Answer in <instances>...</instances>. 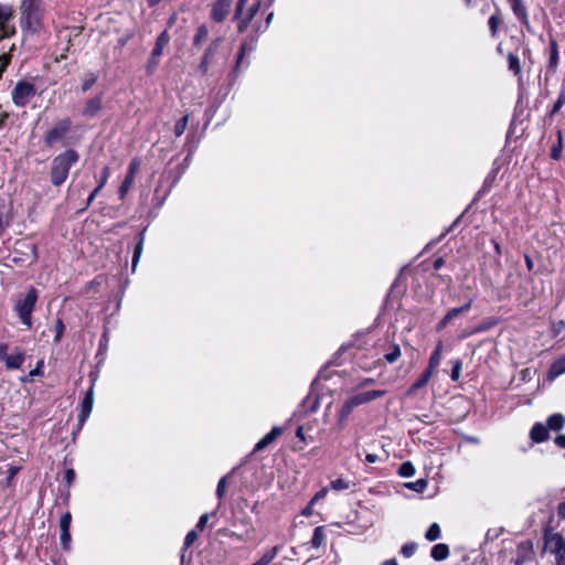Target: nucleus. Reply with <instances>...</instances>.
<instances>
[{"label":"nucleus","mask_w":565,"mask_h":565,"mask_svg":"<svg viewBox=\"0 0 565 565\" xmlns=\"http://www.w3.org/2000/svg\"><path fill=\"white\" fill-rule=\"evenodd\" d=\"M19 10L20 28L24 34L45 31L43 0H21Z\"/></svg>","instance_id":"1"},{"label":"nucleus","mask_w":565,"mask_h":565,"mask_svg":"<svg viewBox=\"0 0 565 565\" xmlns=\"http://www.w3.org/2000/svg\"><path fill=\"white\" fill-rule=\"evenodd\" d=\"M78 160V154L75 150L68 149L52 160L51 164V182L55 186H60L67 179L70 169Z\"/></svg>","instance_id":"2"},{"label":"nucleus","mask_w":565,"mask_h":565,"mask_svg":"<svg viewBox=\"0 0 565 565\" xmlns=\"http://www.w3.org/2000/svg\"><path fill=\"white\" fill-rule=\"evenodd\" d=\"M38 299V292L34 288L29 289L22 300L17 301L14 309L21 322L30 329L32 327L31 315Z\"/></svg>","instance_id":"3"},{"label":"nucleus","mask_w":565,"mask_h":565,"mask_svg":"<svg viewBox=\"0 0 565 565\" xmlns=\"http://www.w3.org/2000/svg\"><path fill=\"white\" fill-rule=\"evenodd\" d=\"M14 10L10 4L0 2V41L15 34Z\"/></svg>","instance_id":"4"},{"label":"nucleus","mask_w":565,"mask_h":565,"mask_svg":"<svg viewBox=\"0 0 565 565\" xmlns=\"http://www.w3.org/2000/svg\"><path fill=\"white\" fill-rule=\"evenodd\" d=\"M35 95V87L26 81H19L11 92V98L15 106L23 107Z\"/></svg>","instance_id":"5"},{"label":"nucleus","mask_w":565,"mask_h":565,"mask_svg":"<svg viewBox=\"0 0 565 565\" xmlns=\"http://www.w3.org/2000/svg\"><path fill=\"white\" fill-rule=\"evenodd\" d=\"M71 127L70 119H63L56 122L44 136L45 145L52 147L58 141H61L66 134L68 132Z\"/></svg>","instance_id":"6"},{"label":"nucleus","mask_w":565,"mask_h":565,"mask_svg":"<svg viewBox=\"0 0 565 565\" xmlns=\"http://www.w3.org/2000/svg\"><path fill=\"white\" fill-rule=\"evenodd\" d=\"M94 405V388L93 386L87 391L85 397L81 403V414L78 417L79 423H84L92 413Z\"/></svg>","instance_id":"7"},{"label":"nucleus","mask_w":565,"mask_h":565,"mask_svg":"<svg viewBox=\"0 0 565 565\" xmlns=\"http://www.w3.org/2000/svg\"><path fill=\"white\" fill-rule=\"evenodd\" d=\"M138 168H139V163L136 159H134L130 162L127 175H126L121 186L119 188V194L121 198H124L126 195V193L129 191V189L134 182V179H135Z\"/></svg>","instance_id":"8"},{"label":"nucleus","mask_w":565,"mask_h":565,"mask_svg":"<svg viewBox=\"0 0 565 565\" xmlns=\"http://www.w3.org/2000/svg\"><path fill=\"white\" fill-rule=\"evenodd\" d=\"M231 0H217L212 9V18L216 22L223 21L228 14Z\"/></svg>","instance_id":"9"},{"label":"nucleus","mask_w":565,"mask_h":565,"mask_svg":"<svg viewBox=\"0 0 565 565\" xmlns=\"http://www.w3.org/2000/svg\"><path fill=\"white\" fill-rule=\"evenodd\" d=\"M282 430L280 427H273L271 430L266 434L256 445L254 448V451H262L265 449L268 445H270L274 440H276L280 435Z\"/></svg>","instance_id":"10"},{"label":"nucleus","mask_w":565,"mask_h":565,"mask_svg":"<svg viewBox=\"0 0 565 565\" xmlns=\"http://www.w3.org/2000/svg\"><path fill=\"white\" fill-rule=\"evenodd\" d=\"M246 1L247 0H239L237 3V8H236V15L239 19V22H238V31L239 32H243L247 28L249 21L253 19V17L256 12V8H252L250 12L247 13V15L245 18L243 17L242 10H243V7L245 6Z\"/></svg>","instance_id":"11"},{"label":"nucleus","mask_w":565,"mask_h":565,"mask_svg":"<svg viewBox=\"0 0 565 565\" xmlns=\"http://www.w3.org/2000/svg\"><path fill=\"white\" fill-rule=\"evenodd\" d=\"M102 95L90 98L83 108V115L86 117H94L102 109Z\"/></svg>","instance_id":"12"},{"label":"nucleus","mask_w":565,"mask_h":565,"mask_svg":"<svg viewBox=\"0 0 565 565\" xmlns=\"http://www.w3.org/2000/svg\"><path fill=\"white\" fill-rule=\"evenodd\" d=\"M530 437L534 443H542L548 439V429L541 423H536L531 431Z\"/></svg>","instance_id":"13"},{"label":"nucleus","mask_w":565,"mask_h":565,"mask_svg":"<svg viewBox=\"0 0 565 565\" xmlns=\"http://www.w3.org/2000/svg\"><path fill=\"white\" fill-rule=\"evenodd\" d=\"M441 354H443V343L439 342L433 352V354L429 358L428 367L426 371L430 372L431 374L438 367L441 361Z\"/></svg>","instance_id":"14"},{"label":"nucleus","mask_w":565,"mask_h":565,"mask_svg":"<svg viewBox=\"0 0 565 565\" xmlns=\"http://www.w3.org/2000/svg\"><path fill=\"white\" fill-rule=\"evenodd\" d=\"M513 13L524 23H527V13L522 0H508Z\"/></svg>","instance_id":"15"},{"label":"nucleus","mask_w":565,"mask_h":565,"mask_svg":"<svg viewBox=\"0 0 565 565\" xmlns=\"http://www.w3.org/2000/svg\"><path fill=\"white\" fill-rule=\"evenodd\" d=\"M170 41V36L167 31H163L156 41V46L153 49V57H160L163 49L168 45Z\"/></svg>","instance_id":"16"},{"label":"nucleus","mask_w":565,"mask_h":565,"mask_svg":"<svg viewBox=\"0 0 565 565\" xmlns=\"http://www.w3.org/2000/svg\"><path fill=\"white\" fill-rule=\"evenodd\" d=\"M431 557L435 561H444L449 556V548L446 544L439 543L436 544L430 552Z\"/></svg>","instance_id":"17"},{"label":"nucleus","mask_w":565,"mask_h":565,"mask_svg":"<svg viewBox=\"0 0 565 565\" xmlns=\"http://www.w3.org/2000/svg\"><path fill=\"white\" fill-rule=\"evenodd\" d=\"M563 373H565V355L552 364L548 371V379L554 380Z\"/></svg>","instance_id":"18"},{"label":"nucleus","mask_w":565,"mask_h":565,"mask_svg":"<svg viewBox=\"0 0 565 565\" xmlns=\"http://www.w3.org/2000/svg\"><path fill=\"white\" fill-rule=\"evenodd\" d=\"M431 373L428 372V371H425L420 377L409 387V390L407 391V395H413L417 390L424 387L429 379L431 377Z\"/></svg>","instance_id":"19"},{"label":"nucleus","mask_w":565,"mask_h":565,"mask_svg":"<svg viewBox=\"0 0 565 565\" xmlns=\"http://www.w3.org/2000/svg\"><path fill=\"white\" fill-rule=\"evenodd\" d=\"M23 361L24 355L21 352H17L6 358V365L8 369H19Z\"/></svg>","instance_id":"20"},{"label":"nucleus","mask_w":565,"mask_h":565,"mask_svg":"<svg viewBox=\"0 0 565 565\" xmlns=\"http://www.w3.org/2000/svg\"><path fill=\"white\" fill-rule=\"evenodd\" d=\"M382 395H383L382 391H371V392H366V393H359V394H355V404L366 403V402L372 401Z\"/></svg>","instance_id":"21"},{"label":"nucleus","mask_w":565,"mask_h":565,"mask_svg":"<svg viewBox=\"0 0 565 565\" xmlns=\"http://www.w3.org/2000/svg\"><path fill=\"white\" fill-rule=\"evenodd\" d=\"M564 416L562 414H553L547 419V429L559 430L564 425Z\"/></svg>","instance_id":"22"},{"label":"nucleus","mask_w":565,"mask_h":565,"mask_svg":"<svg viewBox=\"0 0 565 565\" xmlns=\"http://www.w3.org/2000/svg\"><path fill=\"white\" fill-rule=\"evenodd\" d=\"M324 540H326L324 527L323 526L316 527L313 531L312 539H311L312 546L316 548L320 547L324 543Z\"/></svg>","instance_id":"23"},{"label":"nucleus","mask_w":565,"mask_h":565,"mask_svg":"<svg viewBox=\"0 0 565 565\" xmlns=\"http://www.w3.org/2000/svg\"><path fill=\"white\" fill-rule=\"evenodd\" d=\"M472 299L468 300L463 306L458 308H452L447 311L446 320H452L458 317L460 313L468 311L471 308Z\"/></svg>","instance_id":"24"},{"label":"nucleus","mask_w":565,"mask_h":565,"mask_svg":"<svg viewBox=\"0 0 565 565\" xmlns=\"http://www.w3.org/2000/svg\"><path fill=\"white\" fill-rule=\"evenodd\" d=\"M143 241H145V237L141 234L140 238H139V241H138V243H137V245L135 247V252H134L132 264H131L132 271L136 270L138 262H139V259L141 257L142 249H143Z\"/></svg>","instance_id":"25"},{"label":"nucleus","mask_w":565,"mask_h":565,"mask_svg":"<svg viewBox=\"0 0 565 565\" xmlns=\"http://www.w3.org/2000/svg\"><path fill=\"white\" fill-rule=\"evenodd\" d=\"M277 547H273L270 551L266 552L257 562H255L253 565H269V563L276 557L277 555Z\"/></svg>","instance_id":"26"},{"label":"nucleus","mask_w":565,"mask_h":565,"mask_svg":"<svg viewBox=\"0 0 565 565\" xmlns=\"http://www.w3.org/2000/svg\"><path fill=\"white\" fill-rule=\"evenodd\" d=\"M425 537L429 542H434L440 537V527L437 523H433L426 531Z\"/></svg>","instance_id":"27"},{"label":"nucleus","mask_w":565,"mask_h":565,"mask_svg":"<svg viewBox=\"0 0 565 565\" xmlns=\"http://www.w3.org/2000/svg\"><path fill=\"white\" fill-rule=\"evenodd\" d=\"M209 31L205 25H201L198 28L196 33L194 35L193 42L195 45H201L207 38Z\"/></svg>","instance_id":"28"},{"label":"nucleus","mask_w":565,"mask_h":565,"mask_svg":"<svg viewBox=\"0 0 565 565\" xmlns=\"http://www.w3.org/2000/svg\"><path fill=\"white\" fill-rule=\"evenodd\" d=\"M97 81V75L94 73L85 74L82 81V90L87 92Z\"/></svg>","instance_id":"29"},{"label":"nucleus","mask_w":565,"mask_h":565,"mask_svg":"<svg viewBox=\"0 0 565 565\" xmlns=\"http://www.w3.org/2000/svg\"><path fill=\"white\" fill-rule=\"evenodd\" d=\"M508 62H509V68L515 74H520L521 73V66H520V61H519V57L513 54V53H510L508 55Z\"/></svg>","instance_id":"30"},{"label":"nucleus","mask_w":565,"mask_h":565,"mask_svg":"<svg viewBox=\"0 0 565 565\" xmlns=\"http://www.w3.org/2000/svg\"><path fill=\"white\" fill-rule=\"evenodd\" d=\"M189 116H183L174 125V134L180 137L186 129Z\"/></svg>","instance_id":"31"},{"label":"nucleus","mask_w":565,"mask_h":565,"mask_svg":"<svg viewBox=\"0 0 565 565\" xmlns=\"http://www.w3.org/2000/svg\"><path fill=\"white\" fill-rule=\"evenodd\" d=\"M401 356V349L398 345H393L390 350V352H387L384 358L385 360L388 362V363H393L395 362L398 358Z\"/></svg>","instance_id":"32"},{"label":"nucleus","mask_w":565,"mask_h":565,"mask_svg":"<svg viewBox=\"0 0 565 565\" xmlns=\"http://www.w3.org/2000/svg\"><path fill=\"white\" fill-rule=\"evenodd\" d=\"M415 473V468L411 462H404L399 467V475L405 478L413 477Z\"/></svg>","instance_id":"33"},{"label":"nucleus","mask_w":565,"mask_h":565,"mask_svg":"<svg viewBox=\"0 0 565 565\" xmlns=\"http://www.w3.org/2000/svg\"><path fill=\"white\" fill-rule=\"evenodd\" d=\"M352 403H353L352 399H348L347 403L344 404L343 408L340 412V416H339L340 423L348 420V418L351 414V411H352Z\"/></svg>","instance_id":"34"},{"label":"nucleus","mask_w":565,"mask_h":565,"mask_svg":"<svg viewBox=\"0 0 565 565\" xmlns=\"http://www.w3.org/2000/svg\"><path fill=\"white\" fill-rule=\"evenodd\" d=\"M72 515L70 512L64 513L60 520V529L62 531H70Z\"/></svg>","instance_id":"35"},{"label":"nucleus","mask_w":565,"mask_h":565,"mask_svg":"<svg viewBox=\"0 0 565 565\" xmlns=\"http://www.w3.org/2000/svg\"><path fill=\"white\" fill-rule=\"evenodd\" d=\"M349 487H350V482L342 478H339L331 482V488L335 491L345 490Z\"/></svg>","instance_id":"36"},{"label":"nucleus","mask_w":565,"mask_h":565,"mask_svg":"<svg viewBox=\"0 0 565 565\" xmlns=\"http://www.w3.org/2000/svg\"><path fill=\"white\" fill-rule=\"evenodd\" d=\"M416 548H417V544L415 543H408V544H405L402 546L401 548V553L405 556V557H411L414 555V553L416 552Z\"/></svg>","instance_id":"37"},{"label":"nucleus","mask_w":565,"mask_h":565,"mask_svg":"<svg viewBox=\"0 0 565 565\" xmlns=\"http://www.w3.org/2000/svg\"><path fill=\"white\" fill-rule=\"evenodd\" d=\"M461 367H462L461 361L457 360V361L454 362V366H452V370H451V379H452V381H458L459 380L460 374H461Z\"/></svg>","instance_id":"38"},{"label":"nucleus","mask_w":565,"mask_h":565,"mask_svg":"<svg viewBox=\"0 0 565 565\" xmlns=\"http://www.w3.org/2000/svg\"><path fill=\"white\" fill-rule=\"evenodd\" d=\"M226 484H227L226 477L221 478V480L217 483V488H216V494H217L218 499H222L223 495L225 494Z\"/></svg>","instance_id":"39"},{"label":"nucleus","mask_w":565,"mask_h":565,"mask_svg":"<svg viewBox=\"0 0 565 565\" xmlns=\"http://www.w3.org/2000/svg\"><path fill=\"white\" fill-rule=\"evenodd\" d=\"M65 330L64 323L61 319H57L55 322V342H58L63 335Z\"/></svg>","instance_id":"40"},{"label":"nucleus","mask_w":565,"mask_h":565,"mask_svg":"<svg viewBox=\"0 0 565 565\" xmlns=\"http://www.w3.org/2000/svg\"><path fill=\"white\" fill-rule=\"evenodd\" d=\"M500 24V18L495 14L491 15L489 19V26L492 35L497 33L498 26Z\"/></svg>","instance_id":"41"},{"label":"nucleus","mask_w":565,"mask_h":565,"mask_svg":"<svg viewBox=\"0 0 565 565\" xmlns=\"http://www.w3.org/2000/svg\"><path fill=\"white\" fill-rule=\"evenodd\" d=\"M565 104V93L564 92H561L559 95H558V98L556 100V103L554 104L553 106V109H552V115H554L555 113H557L562 107L563 105Z\"/></svg>","instance_id":"42"},{"label":"nucleus","mask_w":565,"mask_h":565,"mask_svg":"<svg viewBox=\"0 0 565 565\" xmlns=\"http://www.w3.org/2000/svg\"><path fill=\"white\" fill-rule=\"evenodd\" d=\"M60 540H61V544L62 546L67 550L70 547V543H71V534H70V531H62L61 532V536H60Z\"/></svg>","instance_id":"43"},{"label":"nucleus","mask_w":565,"mask_h":565,"mask_svg":"<svg viewBox=\"0 0 565 565\" xmlns=\"http://www.w3.org/2000/svg\"><path fill=\"white\" fill-rule=\"evenodd\" d=\"M329 492V488H322L320 491H318L315 497L311 499V504H316L320 500L324 499L327 493Z\"/></svg>","instance_id":"44"},{"label":"nucleus","mask_w":565,"mask_h":565,"mask_svg":"<svg viewBox=\"0 0 565 565\" xmlns=\"http://www.w3.org/2000/svg\"><path fill=\"white\" fill-rule=\"evenodd\" d=\"M561 151H562V136H561V132H558V143H557V146L553 147V149H552V158L558 159L561 156Z\"/></svg>","instance_id":"45"},{"label":"nucleus","mask_w":565,"mask_h":565,"mask_svg":"<svg viewBox=\"0 0 565 565\" xmlns=\"http://www.w3.org/2000/svg\"><path fill=\"white\" fill-rule=\"evenodd\" d=\"M9 62H10V56L8 54L3 53L0 55V77L2 76V73L4 72Z\"/></svg>","instance_id":"46"},{"label":"nucleus","mask_w":565,"mask_h":565,"mask_svg":"<svg viewBox=\"0 0 565 565\" xmlns=\"http://www.w3.org/2000/svg\"><path fill=\"white\" fill-rule=\"evenodd\" d=\"M196 537H198L196 532H195L194 530L190 531V532L186 534V536H185L184 545H185L186 547L191 546V545L195 542Z\"/></svg>","instance_id":"47"},{"label":"nucleus","mask_w":565,"mask_h":565,"mask_svg":"<svg viewBox=\"0 0 565 565\" xmlns=\"http://www.w3.org/2000/svg\"><path fill=\"white\" fill-rule=\"evenodd\" d=\"M108 177H109V168L108 167H105L103 169V172H102V179H100V182L99 184L97 185V188H99L100 190L104 188V185L106 184L107 180H108Z\"/></svg>","instance_id":"48"},{"label":"nucleus","mask_w":565,"mask_h":565,"mask_svg":"<svg viewBox=\"0 0 565 565\" xmlns=\"http://www.w3.org/2000/svg\"><path fill=\"white\" fill-rule=\"evenodd\" d=\"M408 487L414 489V490H416V491H423L424 488L426 487V481L425 480H417L416 482L409 483Z\"/></svg>","instance_id":"49"},{"label":"nucleus","mask_w":565,"mask_h":565,"mask_svg":"<svg viewBox=\"0 0 565 565\" xmlns=\"http://www.w3.org/2000/svg\"><path fill=\"white\" fill-rule=\"evenodd\" d=\"M207 520H209V514H206V513L202 514L196 524V529L202 531L205 527Z\"/></svg>","instance_id":"50"},{"label":"nucleus","mask_w":565,"mask_h":565,"mask_svg":"<svg viewBox=\"0 0 565 565\" xmlns=\"http://www.w3.org/2000/svg\"><path fill=\"white\" fill-rule=\"evenodd\" d=\"M556 565H565V548H562L556 554Z\"/></svg>","instance_id":"51"},{"label":"nucleus","mask_w":565,"mask_h":565,"mask_svg":"<svg viewBox=\"0 0 565 565\" xmlns=\"http://www.w3.org/2000/svg\"><path fill=\"white\" fill-rule=\"evenodd\" d=\"M8 117H9L8 111L0 104V128L4 125V122L8 119Z\"/></svg>","instance_id":"52"},{"label":"nucleus","mask_w":565,"mask_h":565,"mask_svg":"<svg viewBox=\"0 0 565 565\" xmlns=\"http://www.w3.org/2000/svg\"><path fill=\"white\" fill-rule=\"evenodd\" d=\"M42 367H43V361H39L36 364V367L34 370H32L29 373V375L32 377V376L42 374Z\"/></svg>","instance_id":"53"},{"label":"nucleus","mask_w":565,"mask_h":565,"mask_svg":"<svg viewBox=\"0 0 565 565\" xmlns=\"http://www.w3.org/2000/svg\"><path fill=\"white\" fill-rule=\"evenodd\" d=\"M74 478H75V472H74V470H73V469H67V470L65 471V480H66V482H67L68 484H71V483L73 482Z\"/></svg>","instance_id":"54"},{"label":"nucleus","mask_w":565,"mask_h":565,"mask_svg":"<svg viewBox=\"0 0 565 565\" xmlns=\"http://www.w3.org/2000/svg\"><path fill=\"white\" fill-rule=\"evenodd\" d=\"M313 505L315 504H311V501L309 502V504L302 510L301 514L305 515V516H310L312 515L313 513Z\"/></svg>","instance_id":"55"},{"label":"nucleus","mask_w":565,"mask_h":565,"mask_svg":"<svg viewBox=\"0 0 565 565\" xmlns=\"http://www.w3.org/2000/svg\"><path fill=\"white\" fill-rule=\"evenodd\" d=\"M557 514L561 519H565V501L558 504Z\"/></svg>","instance_id":"56"},{"label":"nucleus","mask_w":565,"mask_h":565,"mask_svg":"<svg viewBox=\"0 0 565 565\" xmlns=\"http://www.w3.org/2000/svg\"><path fill=\"white\" fill-rule=\"evenodd\" d=\"M8 345L7 344H0V360H4L9 355L7 354Z\"/></svg>","instance_id":"57"},{"label":"nucleus","mask_w":565,"mask_h":565,"mask_svg":"<svg viewBox=\"0 0 565 565\" xmlns=\"http://www.w3.org/2000/svg\"><path fill=\"white\" fill-rule=\"evenodd\" d=\"M555 444L561 448H565V435L557 436L555 438Z\"/></svg>","instance_id":"58"},{"label":"nucleus","mask_w":565,"mask_h":565,"mask_svg":"<svg viewBox=\"0 0 565 565\" xmlns=\"http://www.w3.org/2000/svg\"><path fill=\"white\" fill-rule=\"evenodd\" d=\"M555 46H556V45L553 43V47H554V50H553L552 55H551V64H552V65H556V64H557V58H558V56H557V51H556V47H555Z\"/></svg>","instance_id":"59"},{"label":"nucleus","mask_w":565,"mask_h":565,"mask_svg":"<svg viewBox=\"0 0 565 565\" xmlns=\"http://www.w3.org/2000/svg\"><path fill=\"white\" fill-rule=\"evenodd\" d=\"M451 320H446V316L439 321L437 330L444 329Z\"/></svg>","instance_id":"60"},{"label":"nucleus","mask_w":565,"mask_h":565,"mask_svg":"<svg viewBox=\"0 0 565 565\" xmlns=\"http://www.w3.org/2000/svg\"><path fill=\"white\" fill-rule=\"evenodd\" d=\"M525 264L529 270H532L534 267L533 260L530 256L525 255Z\"/></svg>","instance_id":"61"},{"label":"nucleus","mask_w":565,"mask_h":565,"mask_svg":"<svg viewBox=\"0 0 565 565\" xmlns=\"http://www.w3.org/2000/svg\"><path fill=\"white\" fill-rule=\"evenodd\" d=\"M99 191H100V189H99V188H96V189L90 193V195L88 196V204H90V203L94 201L95 196L98 194V192H99Z\"/></svg>","instance_id":"62"},{"label":"nucleus","mask_w":565,"mask_h":565,"mask_svg":"<svg viewBox=\"0 0 565 565\" xmlns=\"http://www.w3.org/2000/svg\"><path fill=\"white\" fill-rule=\"evenodd\" d=\"M376 460H377V456L376 455L370 454V455L366 456V461L370 462V463H373Z\"/></svg>","instance_id":"63"},{"label":"nucleus","mask_w":565,"mask_h":565,"mask_svg":"<svg viewBox=\"0 0 565 565\" xmlns=\"http://www.w3.org/2000/svg\"><path fill=\"white\" fill-rule=\"evenodd\" d=\"M381 565H398V563L396 562V559H387L384 561Z\"/></svg>","instance_id":"64"}]
</instances>
